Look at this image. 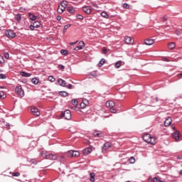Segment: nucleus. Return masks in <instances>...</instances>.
Masks as SVG:
<instances>
[{
    "label": "nucleus",
    "instance_id": "4468645a",
    "mask_svg": "<svg viewBox=\"0 0 182 182\" xmlns=\"http://www.w3.org/2000/svg\"><path fill=\"white\" fill-rule=\"evenodd\" d=\"M58 83H59L60 86H63V87H68V85H66V81L62 78H59L58 80Z\"/></svg>",
    "mask_w": 182,
    "mask_h": 182
},
{
    "label": "nucleus",
    "instance_id": "a19ab883",
    "mask_svg": "<svg viewBox=\"0 0 182 182\" xmlns=\"http://www.w3.org/2000/svg\"><path fill=\"white\" fill-rule=\"evenodd\" d=\"M136 162V159H134V157L132 156L129 159V163H131V164H134V163Z\"/></svg>",
    "mask_w": 182,
    "mask_h": 182
},
{
    "label": "nucleus",
    "instance_id": "37998d69",
    "mask_svg": "<svg viewBox=\"0 0 182 182\" xmlns=\"http://www.w3.org/2000/svg\"><path fill=\"white\" fill-rule=\"evenodd\" d=\"M156 102H159V97H152L151 102L156 103Z\"/></svg>",
    "mask_w": 182,
    "mask_h": 182
},
{
    "label": "nucleus",
    "instance_id": "6e6552de",
    "mask_svg": "<svg viewBox=\"0 0 182 182\" xmlns=\"http://www.w3.org/2000/svg\"><path fill=\"white\" fill-rule=\"evenodd\" d=\"M172 138L176 140V141H178L180 140V132L176 131L172 134Z\"/></svg>",
    "mask_w": 182,
    "mask_h": 182
},
{
    "label": "nucleus",
    "instance_id": "c03bdc74",
    "mask_svg": "<svg viewBox=\"0 0 182 182\" xmlns=\"http://www.w3.org/2000/svg\"><path fill=\"white\" fill-rule=\"evenodd\" d=\"M69 28H70V24H67L64 26V28H63V32L68 31V29H69Z\"/></svg>",
    "mask_w": 182,
    "mask_h": 182
},
{
    "label": "nucleus",
    "instance_id": "393cba45",
    "mask_svg": "<svg viewBox=\"0 0 182 182\" xmlns=\"http://www.w3.org/2000/svg\"><path fill=\"white\" fill-rule=\"evenodd\" d=\"M47 155H48V152H46L45 151H41L40 152V156H41V157H43V159H46Z\"/></svg>",
    "mask_w": 182,
    "mask_h": 182
},
{
    "label": "nucleus",
    "instance_id": "7ed1b4c3",
    "mask_svg": "<svg viewBox=\"0 0 182 182\" xmlns=\"http://www.w3.org/2000/svg\"><path fill=\"white\" fill-rule=\"evenodd\" d=\"M15 92L20 96V97H23L25 96V92L21 85L16 87Z\"/></svg>",
    "mask_w": 182,
    "mask_h": 182
},
{
    "label": "nucleus",
    "instance_id": "6ab92c4d",
    "mask_svg": "<svg viewBox=\"0 0 182 182\" xmlns=\"http://www.w3.org/2000/svg\"><path fill=\"white\" fill-rule=\"evenodd\" d=\"M106 106H107V107H109V109L112 108V107H114V102L107 101L106 102Z\"/></svg>",
    "mask_w": 182,
    "mask_h": 182
},
{
    "label": "nucleus",
    "instance_id": "338daca9",
    "mask_svg": "<svg viewBox=\"0 0 182 182\" xmlns=\"http://www.w3.org/2000/svg\"><path fill=\"white\" fill-rule=\"evenodd\" d=\"M180 176H182V169L179 171Z\"/></svg>",
    "mask_w": 182,
    "mask_h": 182
},
{
    "label": "nucleus",
    "instance_id": "0eeeda50",
    "mask_svg": "<svg viewBox=\"0 0 182 182\" xmlns=\"http://www.w3.org/2000/svg\"><path fill=\"white\" fill-rule=\"evenodd\" d=\"M31 111L32 114H33L34 116H41V112H39V109L36 107H32Z\"/></svg>",
    "mask_w": 182,
    "mask_h": 182
},
{
    "label": "nucleus",
    "instance_id": "ea45409f",
    "mask_svg": "<svg viewBox=\"0 0 182 182\" xmlns=\"http://www.w3.org/2000/svg\"><path fill=\"white\" fill-rule=\"evenodd\" d=\"M72 152H73V151H72V150L68 151L66 154V156H68V157H74L73 156V153H72Z\"/></svg>",
    "mask_w": 182,
    "mask_h": 182
},
{
    "label": "nucleus",
    "instance_id": "39448f33",
    "mask_svg": "<svg viewBox=\"0 0 182 182\" xmlns=\"http://www.w3.org/2000/svg\"><path fill=\"white\" fill-rule=\"evenodd\" d=\"M46 160H58V155L47 152Z\"/></svg>",
    "mask_w": 182,
    "mask_h": 182
},
{
    "label": "nucleus",
    "instance_id": "de8ad7c7",
    "mask_svg": "<svg viewBox=\"0 0 182 182\" xmlns=\"http://www.w3.org/2000/svg\"><path fill=\"white\" fill-rule=\"evenodd\" d=\"M109 110H110L111 113H116L117 112V110H116V109H114V107H111L109 109Z\"/></svg>",
    "mask_w": 182,
    "mask_h": 182
},
{
    "label": "nucleus",
    "instance_id": "e433bc0d",
    "mask_svg": "<svg viewBox=\"0 0 182 182\" xmlns=\"http://www.w3.org/2000/svg\"><path fill=\"white\" fill-rule=\"evenodd\" d=\"M33 25H34V28H38L41 26V22L35 21Z\"/></svg>",
    "mask_w": 182,
    "mask_h": 182
},
{
    "label": "nucleus",
    "instance_id": "dca6fc26",
    "mask_svg": "<svg viewBox=\"0 0 182 182\" xmlns=\"http://www.w3.org/2000/svg\"><path fill=\"white\" fill-rule=\"evenodd\" d=\"M93 136H95V137H102V136H103V133H102V131L95 129L94 130Z\"/></svg>",
    "mask_w": 182,
    "mask_h": 182
},
{
    "label": "nucleus",
    "instance_id": "9d476101",
    "mask_svg": "<svg viewBox=\"0 0 182 182\" xmlns=\"http://www.w3.org/2000/svg\"><path fill=\"white\" fill-rule=\"evenodd\" d=\"M86 106H89V100L83 99L80 103V107L81 109H86Z\"/></svg>",
    "mask_w": 182,
    "mask_h": 182
},
{
    "label": "nucleus",
    "instance_id": "0e129e2a",
    "mask_svg": "<svg viewBox=\"0 0 182 182\" xmlns=\"http://www.w3.org/2000/svg\"><path fill=\"white\" fill-rule=\"evenodd\" d=\"M178 79H182V73L178 75Z\"/></svg>",
    "mask_w": 182,
    "mask_h": 182
},
{
    "label": "nucleus",
    "instance_id": "3c124183",
    "mask_svg": "<svg viewBox=\"0 0 182 182\" xmlns=\"http://www.w3.org/2000/svg\"><path fill=\"white\" fill-rule=\"evenodd\" d=\"M35 26L33 24H31L29 26V28L31 29V31H35Z\"/></svg>",
    "mask_w": 182,
    "mask_h": 182
},
{
    "label": "nucleus",
    "instance_id": "412c9836",
    "mask_svg": "<svg viewBox=\"0 0 182 182\" xmlns=\"http://www.w3.org/2000/svg\"><path fill=\"white\" fill-rule=\"evenodd\" d=\"M68 12H69L70 14H75V7L73 6H68L67 8Z\"/></svg>",
    "mask_w": 182,
    "mask_h": 182
},
{
    "label": "nucleus",
    "instance_id": "4d7b16f0",
    "mask_svg": "<svg viewBox=\"0 0 182 182\" xmlns=\"http://www.w3.org/2000/svg\"><path fill=\"white\" fill-rule=\"evenodd\" d=\"M4 57L6 59H9V53H4Z\"/></svg>",
    "mask_w": 182,
    "mask_h": 182
},
{
    "label": "nucleus",
    "instance_id": "bb28decb",
    "mask_svg": "<svg viewBox=\"0 0 182 182\" xmlns=\"http://www.w3.org/2000/svg\"><path fill=\"white\" fill-rule=\"evenodd\" d=\"M15 19L17 21V22L19 23V22H21V19H22V16H21L20 14H16L15 16Z\"/></svg>",
    "mask_w": 182,
    "mask_h": 182
},
{
    "label": "nucleus",
    "instance_id": "052dcab7",
    "mask_svg": "<svg viewBox=\"0 0 182 182\" xmlns=\"http://www.w3.org/2000/svg\"><path fill=\"white\" fill-rule=\"evenodd\" d=\"M163 19H164V21H167V19H168V16H164L163 17Z\"/></svg>",
    "mask_w": 182,
    "mask_h": 182
},
{
    "label": "nucleus",
    "instance_id": "423d86ee",
    "mask_svg": "<svg viewBox=\"0 0 182 182\" xmlns=\"http://www.w3.org/2000/svg\"><path fill=\"white\" fill-rule=\"evenodd\" d=\"M6 36L10 38H15L16 36V33L12 30H7L6 31Z\"/></svg>",
    "mask_w": 182,
    "mask_h": 182
},
{
    "label": "nucleus",
    "instance_id": "c756f323",
    "mask_svg": "<svg viewBox=\"0 0 182 182\" xmlns=\"http://www.w3.org/2000/svg\"><path fill=\"white\" fill-rule=\"evenodd\" d=\"M176 48V43H168V48L171 50L174 49Z\"/></svg>",
    "mask_w": 182,
    "mask_h": 182
},
{
    "label": "nucleus",
    "instance_id": "1a4fd4ad",
    "mask_svg": "<svg viewBox=\"0 0 182 182\" xmlns=\"http://www.w3.org/2000/svg\"><path fill=\"white\" fill-rule=\"evenodd\" d=\"M124 42L127 45H133V43H134V40H133V38H132V37L126 36L124 38Z\"/></svg>",
    "mask_w": 182,
    "mask_h": 182
},
{
    "label": "nucleus",
    "instance_id": "49530a36",
    "mask_svg": "<svg viewBox=\"0 0 182 182\" xmlns=\"http://www.w3.org/2000/svg\"><path fill=\"white\" fill-rule=\"evenodd\" d=\"M72 105L77 106V100H72Z\"/></svg>",
    "mask_w": 182,
    "mask_h": 182
},
{
    "label": "nucleus",
    "instance_id": "20e7f679",
    "mask_svg": "<svg viewBox=\"0 0 182 182\" xmlns=\"http://www.w3.org/2000/svg\"><path fill=\"white\" fill-rule=\"evenodd\" d=\"M82 11L85 14H87V15H90L92 14V11H93V8L90 6H84L82 7Z\"/></svg>",
    "mask_w": 182,
    "mask_h": 182
},
{
    "label": "nucleus",
    "instance_id": "a18cd8bd",
    "mask_svg": "<svg viewBox=\"0 0 182 182\" xmlns=\"http://www.w3.org/2000/svg\"><path fill=\"white\" fill-rule=\"evenodd\" d=\"M48 80L50 82H55V79L54 78L53 76L50 75V76L48 77Z\"/></svg>",
    "mask_w": 182,
    "mask_h": 182
},
{
    "label": "nucleus",
    "instance_id": "ddd939ff",
    "mask_svg": "<svg viewBox=\"0 0 182 182\" xmlns=\"http://www.w3.org/2000/svg\"><path fill=\"white\" fill-rule=\"evenodd\" d=\"M171 123H173V120L171 119V117H168L165 119L164 126H166V127H168Z\"/></svg>",
    "mask_w": 182,
    "mask_h": 182
},
{
    "label": "nucleus",
    "instance_id": "69168bd1",
    "mask_svg": "<svg viewBox=\"0 0 182 182\" xmlns=\"http://www.w3.org/2000/svg\"><path fill=\"white\" fill-rule=\"evenodd\" d=\"M177 159L178 160H182V156H178Z\"/></svg>",
    "mask_w": 182,
    "mask_h": 182
},
{
    "label": "nucleus",
    "instance_id": "bf43d9fd",
    "mask_svg": "<svg viewBox=\"0 0 182 182\" xmlns=\"http://www.w3.org/2000/svg\"><path fill=\"white\" fill-rule=\"evenodd\" d=\"M67 87L68 89H72V87H73V85H72V84H69L68 85H67Z\"/></svg>",
    "mask_w": 182,
    "mask_h": 182
},
{
    "label": "nucleus",
    "instance_id": "c85d7f7f",
    "mask_svg": "<svg viewBox=\"0 0 182 182\" xmlns=\"http://www.w3.org/2000/svg\"><path fill=\"white\" fill-rule=\"evenodd\" d=\"M30 147L31 149H35V147H36V141L35 140L32 141L30 144Z\"/></svg>",
    "mask_w": 182,
    "mask_h": 182
},
{
    "label": "nucleus",
    "instance_id": "cd10ccee",
    "mask_svg": "<svg viewBox=\"0 0 182 182\" xmlns=\"http://www.w3.org/2000/svg\"><path fill=\"white\" fill-rule=\"evenodd\" d=\"M101 16H102V18H105V19H109V14H107L106 11H102L101 13Z\"/></svg>",
    "mask_w": 182,
    "mask_h": 182
},
{
    "label": "nucleus",
    "instance_id": "f257e3e1",
    "mask_svg": "<svg viewBox=\"0 0 182 182\" xmlns=\"http://www.w3.org/2000/svg\"><path fill=\"white\" fill-rule=\"evenodd\" d=\"M143 140H144L146 143H150L152 145L156 144V138L151 137V135H150L149 134H146L143 136Z\"/></svg>",
    "mask_w": 182,
    "mask_h": 182
},
{
    "label": "nucleus",
    "instance_id": "7c9ffc66",
    "mask_svg": "<svg viewBox=\"0 0 182 182\" xmlns=\"http://www.w3.org/2000/svg\"><path fill=\"white\" fill-rule=\"evenodd\" d=\"M31 82L33 85H38L39 83V79L34 77L31 80Z\"/></svg>",
    "mask_w": 182,
    "mask_h": 182
},
{
    "label": "nucleus",
    "instance_id": "09e8293b",
    "mask_svg": "<svg viewBox=\"0 0 182 182\" xmlns=\"http://www.w3.org/2000/svg\"><path fill=\"white\" fill-rule=\"evenodd\" d=\"M5 60L4 59V57L0 55V63H4Z\"/></svg>",
    "mask_w": 182,
    "mask_h": 182
},
{
    "label": "nucleus",
    "instance_id": "8fccbe9b",
    "mask_svg": "<svg viewBox=\"0 0 182 182\" xmlns=\"http://www.w3.org/2000/svg\"><path fill=\"white\" fill-rule=\"evenodd\" d=\"M0 79H6V75H5V74L1 73Z\"/></svg>",
    "mask_w": 182,
    "mask_h": 182
},
{
    "label": "nucleus",
    "instance_id": "2eb2a0df",
    "mask_svg": "<svg viewBox=\"0 0 182 182\" xmlns=\"http://www.w3.org/2000/svg\"><path fill=\"white\" fill-rule=\"evenodd\" d=\"M82 151L84 156H87V154H90V153H92V148L90 147L85 148Z\"/></svg>",
    "mask_w": 182,
    "mask_h": 182
},
{
    "label": "nucleus",
    "instance_id": "f704fd0d",
    "mask_svg": "<svg viewBox=\"0 0 182 182\" xmlns=\"http://www.w3.org/2000/svg\"><path fill=\"white\" fill-rule=\"evenodd\" d=\"M11 174L13 177H19L21 176V173L19 172H13Z\"/></svg>",
    "mask_w": 182,
    "mask_h": 182
},
{
    "label": "nucleus",
    "instance_id": "58836bf2",
    "mask_svg": "<svg viewBox=\"0 0 182 182\" xmlns=\"http://www.w3.org/2000/svg\"><path fill=\"white\" fill-rule=\"evenodd\" d=\"M123 8H124V9H130V4H129L127 3H124L123 4Z\"/></svg>",
    "mask_w": 182,
    "mask_h": 182
},
{
    "label": "nucleus",
    "instance_id": "aec40b11",
    "mask_svg": "<svg viewBox=\"0 0 182 182\" xmlns=\"http://www.w3.org/2000/svg\"><path fill=\"white\" fill-rule=\"evenodd\" d=\"M58 95H60V96H62L63 97H66L68 96L69 94L66 91H60L58 92Z\"/></svg>",
    "mask_w": 182,
    "mask_h": 182
},
{
    "label": "nucleus",
    "instance_id": "b1692460",
    "mask_svg": "<svg viewBox=\"0 0 182 182\" xmlns=\"http://www.w3.org/2000/svg\"><path fill=\"white\" fill-rule=\"evenodd\" d=\"M105 63H106V60L105 58H102L98 63V66L100 68H102V66L104 65Z\"/></svg>",
    "mask_w": 182,
    "mask_h": 182
},
{
    "label": "nucleus",
    "instance_id": "79ce46f5",
    "mask_svg": "<svg viewBox=\"0 0 182 182\" xmlns=\"http://www.w3.org/2000/svg\"><path fill=\"white\" fill-rule=\"evenodd\" d=\"M60 53H61V55H68V53H69V52L67 50H61Z\"/></svg>",
    "mask_w": 182,
    "mask_h": 182
},
{
    "label": "nucleus",
    "instance_id": "e2e57ef3",
    "mask_svg": "<svg viewBox=\"0 0 182 182\" xmlns=\"http://www.w3.org/2000/svg\"><path fill=\"white\" fill-rule=\"evenodd\" d=\"M76 43H77V41L70 43V45L73 46V45H76Z\"/></svg>",
    "mask_w": 182,
    "mask_h": 182
},
{
    "label": "nucleus",
    "instance_id": "5fc2aeb1",
    "mask_svg": "<svg viewBox=\"0 0 182 182\" xmlns=\"http://www.w3.org/2000/svg\"><path fill=\"white\" fill-rule=\"evenodd\" d=\"M102 53H103L104 55H106V53H107V48H104L102 49Z\"/></svg>",
    "mask_w": 182,
    "mask_h": 182
},
{
    "label": "nucleus",
    "instance_id": "f8f14e48",
    "mask_svg": "<svg viewBox=\"0 0 182 182\" xmlns=\"http://www.w3.org/2000/svg\"><path fill=\"white\" fill-rule=\"evenodd\" d=\"M85 46V42L84 41H80L79 43V46H77V47H75L74 48V50H80L82 49H83V47Z\"/></svg>",
    "mask_w": 182,
    "mask_h": 182
},
{
    "label": "nucleus",
    "instance_id": "603ef678",
    "mask_svg": "<svg viewBox=\"0 0 182 182\" xmlns=\"http://www.w3.org/2000/svg\"><path fill=\"white\" fill-rule=\"evenodd\" d=\"M76 18L77 19H80L82 21L83 19V16L78 14V15H77Z\"/></svg>",
    "mask_w": 182,
    "mask_h": 182
},
{
    "label": "nucleus",
    "instance_id": "a878e982",
    "mask_svg": "<svg viewBox=\"0 0 182 182\" xmlns=\"http://www.w3.org/2000/svg\"><path fill=\"white\" fill-rule=\"evenodd\" d=\"M90 181L91 182H95V177L96 176V174L95 173H90Z\"/></svg>",
    "mask_w": 182,
    "mask_h": 182
},
{
    "label": "nucleus",
    "instance_id": "2f4dec72",
    "mask_svg": "<svg viewBox=\"0 0 182 182\" xmlns=\"http://www.w3.org/2000/svg\"><path fill=\"white\" fill-rule=\"evenodd\" d=\"M114 66L117 69H119L122 66V60L117 61L115 64Z\"/></svg>",
    "mask_w": 182,
    "mask_h": 182
},
{
    "label": "nucleus",
    "instance_id": "774afa93",
    "mask_svg": "<svg viewBox=\"0 0 182 182\" xmlns=\"http://www.w3.org/2000/svg\"><path fill=\"white\" fill-rule=\"evenodd\" d=\"M6 126H7V127H9V124H7Z\"/></svg>",
    "mask_w": 182,
    "mask_h": 182
},
{
    "label": "nucleus",
    "instance_id": "13d9d810",
    "mask_svg": "<svg viewBox=\"0 0 182 182\" xmlns=\"http://www.w3.org/2000/svg\"><path fill=\"white\" fill-rule=\"evenodd\" d=\"M92 5L94 6V8H99V6H97L96 3H92Z\"/></svg>",
    "mask_w": 182,
    "mask_h": 182
},
{
    "label": "nucleus",
    "instance_id": "4be33fe9",
    "mask_svg": "<svg viewBox=\"0 0 182 182\" xmlns=\"http://www.w3.org/2000/svg\"><path fill=\"white\" fill-rule=\"evenodd\" d=\"M21 76H23V77H30L31 73H26V72H21L20 73Z\"/></svg>",
    "mask_w": 182,
    "mask_h": 182
},
{
    "label": "nucleus",
    "instance_id": "864d4df0",
    "mask_svg": "<svg viewBox=\"0 0 182 182\" xmlns=\"http://www.w3.org/2000/svg\"><path fill=\"white\" fill-rule=\"evenodd\" d=\"M162 60L164 62H170V60H168V58H166V57H163L162 58Z\"/></svg>",
    "mask_w": 182,
    "mask_h": 182
},
{
    "label": "nucleus",
    "instance_id": "680f3d73",
    "mask_svg": "<svg viewBox=\"0 0 182 182\" xmlns=\"http://www.w3.org/2000/svg\"><path fill=\"white\" fill-rule=\"evenodd\" d=\"M56 19H57V21H60V19H62V16H58Z\"/></svg>",
    "mask_w": 182,
    "mask_h": 182
},
{
    "label": "nucleus",
    "instance_id": "a211bd4d",
    "mask_svg": "<svg viewBox=\"0 0 182 182\" xmlns=\"http://www.w3.org/2000/svg\"><path fill=\"white\" fill-rule=\"evenodd\" d=\"M144 43L145 45H148V46L153 45V43H154V39L148 38L144 41Z\"/></svg>",
    "mask_w": 182,
    "mask_h": 182
},
{
    "label": "nucleus",
    "instance_id": "72a5a7b5",
    "mask_svg": "<svg viewBox=\"0 0 182 182\" xmlns=\"http://www.w3.org/2000/svg\"><path fill=\"white\" fill-rule=\"evenodd\" d=\"M71 153H73L74 157H79L80 156V153L77 151H73Z\"/></svg>",
    "mask_w": 182,
    "mask_h": 182
},
{
    "label": "nucleus",
    "instance_id": "5701e85b",
    "mask_svg": "<svg viewBox=\"0 0 182 182\" xmlns=\"http://www.w3.org/2000/svg\"><path fill=\"white\" fill-rule=\"evenodd\" d=\"M28 18L31 21H35L36 19V16H35L32 13H28Z\"/></svg>",
    "mask_w": 182,
    "mask_h": 182
},
{
    "label": "nucleus",
    "instance_id": "f03ea898",
    "mask_svg": "<svg viewBox=\"0 0 182 182\" xmlns=\"http://www.w3.org/2000/svg\"><path fill=\"white\" fill-rule=\"evenodd\" d=\"M61 117H65L66 120H70V119L72 118V114L70 113V110L67 109L65 112H62Z\"/></svg>",
    "mask_w": 182,
    "mask_h": 182
},
{
    "label": "nucleus",
    "instance_id": "473e14b6",
    "mask_svg": "<svg viewBox=\"0 0 182 182\" xmlns=\"http://www.w3.org/2000/svg\"><path fill=\"white\" fill-rule=\"evenodd\" d=\"M6 97V94H5V92L0 91V99H5Z\"/></svg>",
    "mask_w": 182,
    "mask_h": 182
},
{
    "label": "nucleus",
    "instance_id": "6e6d98bb",
    "mask_svg": "<svg viewBox=\"0 0 182 182\" xmlns=\"http://www.w3.org/2000/svg\"><path fill=\"white\" fill-rule=\"evenodd\" d=\"M58 69H61V70H63V69H65V67L63 65L60 64L58 65Z\"/></svg>",
    "mask_w": 182,
    "mask_h": 182
},
{
    "label": "nucleus",
    "instance_id": "f3484780",
    "mask_svg": "<svg viewBox=\"0 0 182 182\" xmlns=\"http://www.w3.org/2000/svg\"><path fill=\"white\" fill-rule=\"evenodd\" d=\"M68 159L66 154H64L63 155L60 156L59 157V161L60 163H65L66 160Z\"/></svg>",
    "mask_w": 182,
    "mask_h": 182
},
{
    "label": "nucleus",
    "instance_id": "4c0bfd02",
    "mask_svg": "<svg viewBox=\"0 0 182 182\" xmlns=\"http://www.w3.org/2000/svg\"><path fill=\"white\" fill-rule=\"evenodd\" d=\"M60 4H61L62 8H64V9L66 8V6H68V1H62Z\"/></svg>",
    "mask_w": 182,
    "mask_h": 182
},
{
    "label": "nucleus",
    "instance_id": "9b49d317",
    "mask_svg": "<svg viewBox=\"0 0 182 182\" xmlns=\"http://www.w3.org/2000/svg\"><path fill=\"white\" fill-rule=\"evenodd\" d=\"M111 146L112 144H110V142H107L104 144V145L102 147V153H106V150H107V149H109V147Z\"/></svg>",
    "mask_w": 182,
    "mask_h": 182
},
{
    "label": "nucleus",
    "instance_id": "c9c22d12",
    "mask_svg": "<svg viewBox=\"0 0 182 182\" xmlns=\"http://www.w3.org/2000/svg\"><path fill=\"white\" fill-rule=\"evenodd\" d=\"M58 14H63V12H65V8L64 7L60 8V6H58Z\"/></svg>",
    "mask_w": 182,
    "mask_h": 182
}]
</instances>
